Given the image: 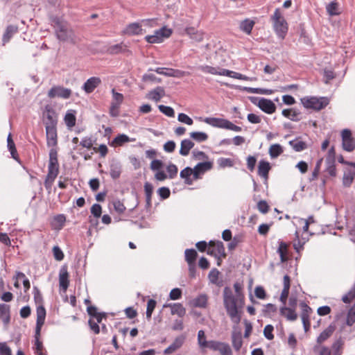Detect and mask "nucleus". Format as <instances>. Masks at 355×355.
<instances>
[{"instance_id": "obj_34", "label": "nucleus", "mask_w": 355, "mask_h": 355, "mask_svg": "<svg viewBox=\"0 0 355 355\" xmlns=\"http://www.w3.org/2000/svg\"><path fill=\"white\" fill-rule=\"evenodd\" d=\"M288 144L290 146L292 147V148L295 152H301L305 149L307 148V144L306 142L302 141H299L298 138H296L293 140H291L288 142Z\"/></svg>"}, {"instance_id": "obj_40", "label": "nucleus", "mask_w": 355, "mask_h": 355, "mask_svg": "<svg viewBox=\"0 0 355 355\" xmlns=\"http://www.w3.org/2000/svg\"><path fill=\"white\" fill-rule=\"evenodd\" d=\"M241 89L243 91L247 92L248 93L260 94H266V95L271 94L273 92V91L272 89H269L253 88V87H243Z\"/></svg>"}, {"instance_id": "obj_39", "label": "nucleus", "mask_w": 355, "mask_h": 355, "mask_svg": "<svg viewBox=\"0 0 355 355\" xmlns=\"http://www.w3.org/2000/svg\"><path fill=\"white\" fill-rule=\"evenodd\" d=\"M154 71L159 74L164 75L168 77L177 76V73L180 72L178 70L166 67H157Z\"/></svg>"}, {"instance_id": "obj_45", "label": "nucleus", "mask_w": 355, "mask_h": 355, "mask_svg": "<svg viewBox=\"0 0 355 355\" xmlns=\"http://www.w3.org/2000/svg\"><path fill=\"white\" fill-rule=\"evenodd\" d=\"M300 306L302 310L301 318H309V315L312 312V309L306 302L303 301L300 303Z\"/></svg>"}, {"instance_id": "obj_59", "label": "nucleus", "mask_w": 355, "mask_h": 355, "mask_svg": "<svg viewBox=\"0 0 355 355\" xmlns=\"http://www.w3.org/2000/svg\"><path fill=\"white\" fill-rule=\"evenodd\" d=\"M91 213L96 218L101 217L102 214V207L99 204H94L91 207Z\"/></svg>"}, {"instance_id": "obj_55", "label": "nucleus", "mask_w": 355, "mask_h": 355, "mask_svg": "<svg viewBox=\"0 0 355 355\" xmlns=\"http://www.w3.org/2000/svg\"><path fill=\"white\" fill-rule=\"evenodd\" d=\"M274 330V327L272 324H267L263 329V335L265 338L269 340H271L274 338V335L272 331Z\"/></svg>"}, {"instance_id": "obj_14", "label": "nucleus", "mask_w": 355, "mask_h": 355, "mask_svg": "<svg viewBox=\"0 0 355 355\" xmlns=\"http://www.w3.org/2000/svg\"><path fill=\"white\" fill-rule=\"evenodd\" d=\"M101 84V78L98 77L93 76L86 80L82 88L87 94H91Z\"/></svg>"}, {"instance_id": "obj_26", "label": "nucleus", "mask_w": 355, "mask_h": 355, "mask_svg": "<svg viewBox=\"0 0 355 355\" xmlns=\"http://www.w3.org/2000/svg\"><path fill=\"white\" fill-rule=\"evenodd\" d=\"M0 319L5 325L10 321V306L6 304H0Z\"/></svg>"}, {"instance_id": "obj_19", "label": "nucleus", "mask_w": 355, "mask_h": 355, "mask_svg": "<svg viewBox=\"0 0 355 355\" xmlns=\"http://www.w3.org/2000/svg\"><path fill=\"white\" fill-rule=\"evenodd\" d=\"M180 176L184 180V183L191 185L194 180V171L189 166L184 168L180 171Z\"/></svg>"}, {"instance_id": "obj_1", "label": "nucleus", "mask_w": 355, "mask_h": 355, "mask_svg": "<svg viewBox=\"0 0 355 355\" xmlns=\"http://www.w3.org/2000/svg\"><path fill=\"white\" fill-rule=\"evenodd\" d=\"M50 23L55 30V34L58 40L62 42H68L73 44L76 43V37L73 31L69 27L67 22L62 17L51 15Z\"/></svg>"}, {"instance_id": "obj_53", "label": "nucleus", "mask_w": 355, "mask_h": 355, "mask_svg": "<svg viewBox=\"0 0 355 355\" xmlns=\"http://www.w3.org/2000/svg\"><path fill=\"white\" fill-rule=\"evenodd\" d=\"M158 108L161 112L167 116L173 117L175 116L174 110L171 107L159 105Z\"/></svg>"}, {"instance_id": "obj_49", "label": "nucleus", "mask_w": 355, "mask_h": 355, "mask_svg": "<svg viewBox=\"0 0 355 355\" xmlns=\"http://www.w3.org/2000/svg\"><path fill=\"white\" fill-rule=\"evenodd\" d=\"M203 121L214 127L222 128V119L220 118L207 117Z\"/></svg>"}, {"instance_id": "obj_27", "label": "nucleus", "mask_w": 355, "mask_h": 355, "mask_svg": "<svg viewBox=\"0 0 355 355\" xmlns=\"http://www.w3.org/2000/svg\"><path fill=\"white\" fill-rule=\"evenodd\" d=\"M355 178V171L347 168L344 171L343 177V185L345 187H349L354 182Z\"/></svg>"}, {"instance_id": "obj_21", "label": "nucleus", "mask_w": 355, "mask_h": 355, "mask_svg": "<svg viewBox=\"0 0 355 355\" xmlns=\"http://www.w3.org/2000/svg\"><path fill=\"white\" fill-rule=\"evenodd\" d=\"M19 27L15 24H10L7 26L6 31L2 37V42L3 44L8 43L15 34L18 33Z\"/></svg>"}, {"instance_id": "obj_57", "label": "nucleus", "mask_w": 355, "mask_h": 355, "mask_svg": "<svg viewBox=\"0 0 355 355\" xmlns=\"http://www.w3.org/2000/svg\"><path fill=\"white\" fill-rule=\"evenodd\" d=\"M230 243L227 245V249L229 251H233L235 250L238 244L241 242V237L239 236H235L233 239L229 241Z\"/></svg>"}, {"instance_id": "obj_50", "label": "nucleus", "mask_w": 355, "mask_h": 355, "mask_svg": "<svg viewBox=\"0 0 355 355\" xmlns=\"http://www.w3.org/2000/svg\"><path fill=\"white\" fill-rule=\"evenodd\" d=\"M156 304H157V302L153 299H150L148 301L146 312V318L148 320H150L151 316H152V313H153V311H154V309H155V308L156 306Z\"/></svg>"}, {"instance_id": "obj_44", "label": "nucleus", "mask_w": 355, "mask_h": 355, "mask_svg": "<svg viewBox=\"0 0 355 355\" xmlns=\"http://www.w3.org/2000/svg\"><path fill=\"white\" fill-rule=\"evenodd\" d=\"M190 137L197 142H203L207 140L208 135L203 132H192L190 133Z\"/></svg>"}, {"instance_id": "obj_10", "label": "nucleus", "mask_w": 355, "mask_h": 355, "mask_svg": "<svg viewBox=\"0 0 355 355\" xmlns=\"http://www.w3.org/2000/svg\"><path fill=\"white\" fill-rule=\"evenodd\" d=\"M46 145L48 147L57 148L58 146V132L57 126L46 127Z\"/></svg>"}, {"instance_id": "obj_13", "label": "nucleus", "mask_w": 355, "mask_h": 355, "mask_svg": "<svg viewBox=\"0 0 355 355\" xmlns=\"http://www.w3.org/2000/svg\"><path fill=\"white\" fill-rule=\"evenodd\" d=\"M186 340V336L184 335H180L175 338L174 341L164 349V354H171L180 349L184 344Z\"/></svg>"}, {"instance_id": "obj_6", "label": "nucleus", "mask_w": 355, "mask_h": 355, "mask_svg": "<svg viewBox=\"0 0 355 355\" xmlns=\"http://www.w3.org/2000/svg\"><path fill=\"white\" fill-rule=\"evenodd\" d=\"M43 122L46 127H55L58 124V114L52 106L47 105L43 112Z\"/></svg>"}, {"instance_id": "obj_42", "label": "nucleus", "mask_w": 355, "mask_h": 355, "mask_svg": "<svg viewBox=\"0 0 355 355\" xmlns=\"http://www.w3.org/2000/svg\"><path fill=\"white\" fill-rule=\"evenodd\" d=\"M185 260L189 263H195L198 254L194 249H187L184 252Z\"/></svg>"}, {"instance_id": "obj_36", "label": "nucleus", "mask_w": 355, "mask_h": 355, "mask_svg": "<svg viewBox=\"0 0 355 355\" xmlns=\"http://www.w3.org/2000/svg\"><path fill=\"white\" fill-rule=\"evenodd\" d=\"M254 21L250 19H245L240 24V29L245 33L250 35L254 27Z\"/></svg>"}, {"instance_id": "obj_51", "label": "nucleus", "mask_w": 355, "mask_h": 355, "mask_svg": "<svg viewBox=\"0 0 355 355\" xmlns=\"http://www.w3.org/2000/svg\"><path fill=\"white\" fill-rule=\"evenodd\" d=\"M166 171L168 174V178L173 179L174 178H175L177 176L178 169V167L176 165L171 163L167 166Z\"/></svg>"}, {"instance_id": "obj_37", "label": "nucleus", "mask_w": 355, "mask_h": 355, "mask_svg": "<svg viewBox=\"0 0 355 355\" xmlns=\"http://www.w3.org/2000/svg\"><path fill=\"white\" fill-rule=\"evenodd\" d=\"M76 112L74 110H69L64 116V122L68 128H72L76 125Z\"/></svg>"}, {"instance_id": "obj_46", "label": "nucleus", "mask_w": 355, "mask_h": 355, "mask_svg": "<svg viewBox=\"0 0 355 355\" xmlns=\"http://www.w3.org/2000/svg\"><path fill=\"white\" fill-rule=\"evenodd\" d=\"M223 129L232 130L236 132H241L242 130V128L240 126H238L234 124L230 121L225 119H223Z\"/></svg>"}, {"instance_id": "obj_11", "label": "nucleus", "mask_w": 355, "mask_h": 355, "mask_svg": "<svg viewBox=\"0 0 355 355\" xmlns=\"http://www.w3.org/2000/svg\"><path fill=\"white\" fill-rule=\"evenodd\" d=\"M207 254L214 256L218 259V265L220 264V258L222 257V242L214 241L209 242V247L207 248Z\"/></svg>"}, {"instance_id": "obj_2", "label": "nucleus", "mask_w": 355, "mask_h": 355, "mask_svg": "<svg viewBox=\"0 0 355 355\" xmlns=\"http://www.w3.org/2000/svg\"><path fill=\"white\" fill-rule=\"evenodd\" d=\"M230 287H225L223 289V303L232 322L235 324H239L241 319L242 311L239 307V304Z\"/></svg>"}, {"instance_id": "obj_58", "label": "nucleus", "mask_w": 355, "mask_h": 355, "mask_svg": "<svg viewBox=\"0 0 355 355\" xmlns=\"http://www.w3.org/2000/svg\"><path fill=\"white\" fill-rule=\"evenodd\" d=\"M327 168L326 171L330 176L335 177L336 175V168L335 162H325Z\"/></svg>"}, {"instance_id": "obj_64", "label": "nucleus", "mask_w": 355, "mask_h": 355, "mask_svg": "<svg viewBox=\"0 0 355 355\" xmlns=\"http://www.w3.org/2000/svg\"><path fill=\"white\" fill-rule=\"evenodd\" d=\"M0 355H12L11 349L6 343H0Z\"/></svg>"}, {"instance_id": "obj_61", "label": "nucleus", "mask_w": 355, "mask_h": 355, "mask_svg": "<svg viewBox=\"0 0 355 355\" xmlns=\"http://www.w3.org/2000/svg\"><path fill=\"white\" fill-rule=\"evenodd\" d=\"M113 101L112 103L121 105L123 101V95L121 93L116 92L114 89L112 90Z\"/></svg>"}, {"instance_id": "obj_29", "label": "nucleus", "mask_w": 355, "mask_h": 355, "mask_svg": "<svg viewBox=\"0 0 355 355\" xmlns=\"http://www.w3.org/2000/svg\"><path fill=\"white\" fill-rule=\"evenodd\" d=\"M144 191L146 196V208H150L152 206L151 198L153 193V186L150 182H146L144 184Z\"/></svg>"}, {"instance_id": "obj_48", "label": "nucleus", "mask_w": 355, "mask_h": 355, "mask_svg": "<svg viewBox=\"0 0 355 355\" xmlns=\"http://www.w3.org/2000/svg\"><path fill=\"white\" fill-rule=\"evenodd\" d=\"M277 308L276 305L268 303L264 306L263 309V315L265 317H270L272 313L277 312Z\"/></svg>"}, {"instance_id": "obj_35", "label": "nucleus", "mask_w": 355, "mask_h": 355, "mask_svg": "<svg viewBox=\"0 0 355 355\" xmlns=\"http://www.w3.org/2000/svg\"><path fill=\"white\" fill-rule=\"evenodd\" d=\"M339 3L336 0L332 1L331 3L326 6L327 12L330 16H336L340 15Z\"/></svg>"}, {"instance_id": "obj_12", "label": "nucleus", "mask_w": 355, "mask_h": 355, "mask_svg": "<svg viewBox=\"0 0 355 355\" xmlns=\"http://www.w3.org/2000/svg\"><path fill=\"white\" fill-rule=\"evenodd\" d=\"M106 53L110 55H116L119 53H123L126 55H132V51L123 42L108 46L106 49Z\"/></svg>"}, {"instance_id": "obj_3", "label": "nucleus", "mask_w": 355, "mask_h": 355, "mask_svg": "<svg viewBox=\"0 0 355 355\" xmlns=\"http://www.w3.org/2000/svg\"><path fill=\"white\" fill-rule=\"evenodd\" d=\"M272 21L274 30L281 39H284L288 30V24L286 19L282 16L280 9L276 8L274 14L270 17Z\"/></svg>"}, {"instance_id": "obj_18", "label": "nucleus", "mask_w": 355, "mask_h": 355, "mask_svg": "<svg viewBox=\"0 0 355 355\" xmlns=\"http://www.w3.org/2000/svg\"><path fill=\"white\" fill-rule=\"evenodd\" d=\"M123 33L128 35H141L142 33L141 25L138 22L129 24L123 31Z\"/></svg>"}, {"instance_id": "obj_41", "label": "nucleus", "mask_w": 355, "mask_h": 355, "mask_svg": "<svg viewBox=\"0 0 355 355\" xmlns=\"http://www.w3.org/2000/svg\"><path fill=\"white\" fill-rule=\"evenodd\" d=\"M283 148L279 144H275L270 146L269 148V155L272 158H276L283 153Z\"/></svg>"}, {"instance_id": "obj_52", "label": "nucleus", "mask_w": 355, "mask_h": 355, "mask_svg": "<svg viewBox=\"0 0 355 355\" xmlns=\"http://www.w3.org/2000/svg\"><path fill=\"white\" fill-rule=\"evenodd\" d=\"M218 275H219V271L216 268H214L209 272L208 277H209V281L212 284L219 286L220 282L218 280Z\"/></svg>"}, {"instance_id": "obj_47", "label": "nucleus", "mask_w": 355, "mask_h": 355, "mask_svg": "<svg viewBox=\"0 0 355 355\" xmlns=\"http://www.w3.org/2000/svg\"><path fill=\"white\" fill-rule=\"evenodd\" d=\"M207 297L205 295H200L193 300V305L196 307L203 308L206 306Z\"/></svg>"}, {"instance_id": "obj_16", "label": "nucleus", "mask_w": 355, "mask_h": 355, "mask_svg": "<svg viewBox=\"0 0 355 355\" xmlns=\"http://www.w3.org/2000/svg\"><path fill=\"white\" fill-rule=\"evenodd\" d=\"M59 173V167H48V173L44 181V186L50 189L55 179Z\"/></svg>"}, {"instance_id": "obj_25", "label": "nucleus", "mask_w": 355, "mask_h": 355, "mask_svg": "<svg viewBox=\"0 0 355 355\" xmlns=\"http://www.w3.org/2000/svg\"><path fill=\"white\" fill-rule=\"evenodd\" d=\"M344 344L345 342L340 336L337 338L331 345L330 349L331 351V355H342L343 352Z\"/></svg>"}, {"instance_id": "obj_17", "label": "nucleus", "mask_w": 355, "mask_h": 355, "mask_svg": "<svg viewBox=\"0 0 355 355\" xmlns=\"http://www.w3.org/2000/svg\"><path fill=\"white\" fill-rule=\"evenodd\" d=\"M166 95L165 90L164 87L158 86L154 89L150 91L147 95L146 98L154 101L155 102H158L161 100L162 97H164Z\"/></svg>"}, {"instance_id": "obj_60", "label": "nucleus", "mask_w": 355, "mask_h": 355, "mask_svg": "<svg viewBox=\"0 0 355 355\" xmlns=\"http://www.w3.org/2000/svg\"><path fill=\"white\" fill-rule=\"evenodd\" d=\"M254 295L260 300H264L266 297V291L261 286H257L255 287Z\"/></svg>"}, {"instance_id": "obj_54", "label": "nucleus", "mask_w": 355, "mask_h": 355, "mask_svg": "<svg viewBox=\"0 0 355 355\" xmlns=\"http://www.w3.org/2000/svg\"><path fill=\"white\" fill-rule=\"evenodd\" d=\"M112 205L116 212H117L119 214L124 213V211H125V205L119 200H113Z\"/></svg>"}, {"instance_id": "obj_32", "label": "nucleus", "mask_w": 355, "mask_h": 355, "mask_svg": "<svg viewBox=\"0 0 355 355\" xmlns=\"http://www.w3.org/2000/svg\"><path fill=\"white\" fill-rule=\"evenodd\" d=\"M7 147L10 153L11 157L14 159L18 160V153L15 147V142L12 138L11 133H9L7 137Z\"/></svg>"}, {"instance_id": "obj_7", "label": "nucleus", "mask_w": 355, "mask_h": 355, "mask_svg": "<svg viewBox=\"0 0 355 355\" xmlns=\"http://www.w3.org/2000/svg\"><path fill=\"white\" fill-rule=\"evenodd\" d=\"M342 147L347 152H352L355 149V139L352 137L349 129H344L341 132Z\"/></svg>"}, {"instance_id": "obj_43", "label": "nucleus", "mask_w": 355, "mask_h": 355, "mask_svg": "<svg viewBox=\"0 0 355 355\" xmlns=\"http://www.w3.org/2000/svg\"><path fill=\"white\" fill-rule=\"evenodd\" d=\"M37 320L36 323L44 324L46 318V309L44 306L39 305L36 309Z\"/></svg>"}, {"instance_id": "obj_4", "label": "nucleus", "mask_w": 355, "mask_h": 355, "mask_svg": "<svg viewBox=\"0 0 355 355\" xmlns=\"http://www.w3.org/2000/svg\"><path fill=\"white\" fill-rule=\"evenodd\" d=\"M303 106L306 109H312L313 110L320 111L324 109L329 103L328 98L315 96H305L301 98Z\"/></svg>"}, {"instance_id": "obj_33", "label": "nucleus", "mask_w": 355, "mask_h": 355, "mask_svg": "<svg viewBox=\"0 0 355 355\" xmlns=\"http://www.w3.org/2000/svg\"><path fill=\"white\" fill-rule=\"evenodd\" d=\"M135 140V139H131L125 134H119L112 140V145L121 146L125 143L134 141Z\"/></svg>"}, {"instance_id": "obj_31", "label": "nucleus", "mask_w": 355, "mask_h": 355, "mask_svg": "<svg viewBox=\"0 0 355 355\" xmlns=\"http://www.w3.org/2000/svg\"><path fill=\"white\" fill-rule=\"evenodd\" d=\"M270 168V163L261 159L258 165V174L263 178H267Z\"/></svg>"}, {"instance_id": "obj_24", "label": "nucleus", "mask_w": 355, "mask_h": 355, "mask_svg": "<svg viewBox=\"0 0 355 355\" xmlns=\"http://www.w3.org/2000/svg\"><path fill=\"white\" fill-rule=\"evenodd\" d=\"M336 329V327L333 324H330L326 328L324 331H322L320 335L317 338V343L318 344H321L327 340L329 337L332 336L334 331Z\"/></svg>"}, {"instance_id": "obj_62", "label": "nucleus", "mask_w": 355, "mask_h": 355, "mask_svg": "<svg viewBox=\"0 0 355 355\" xmlns=\"http://www.w3.org/2000/svg\"><path fill=\"white\" fill-rule=\"evenodd\" d=\"M198 342L199 345L203 348H205L206 345L207 344V341L206 340L205 334L203 330H200L198 333Z\"/></svg>"}, {"instance_id": "obj_63", "label": "nucleus", "mask_w": 355, "mask_h": 355, "mask_svg": "<svg viewBox=\"0 0 355 355\" xmlns=\"http://www.w3.org/2000/svg\"><path fill=\"white\" fill-rule=\"evenodd\" d=\"M257 209L262 214H266L269 211V205L266 200H261L257 203Z\"/></svg>"}, {"instance_id": "obj_30", "label": "nucleus", "mask_w": 355, "mask_h": 355, "mask_svg": "<svg viewBox=\"0 0 355 355\" xmlns=\"http://www.w3.org/2000/svg\"><path fill=\"white\" fill-rule=\"evenodd\" d=\"M194 146V143L189 139L181 141L180 154L182 156H187L191 149Z\"/></svg>"}, {"instance_id": "obj_8", "label": "nucleus", "mask_w": 355, "mask_h": 355, "mask_svg": "<svg viewBox=\"0 0 355 355\" xmlns=\"http://www.w3.org/2000/svg\"><path fill=\"white\" fill-rule=\"evenodd\" d=\"M172 33L171 29L163 27L158 31H156L154 35H147L145 39L148 43H159L163 41L164 37H168Z\"/></svg>"}, {"instance_id": "obj_20", "label": "nucleus", "mask_w": 355, "mask_h": 355, "mask_svg": "<svg viewBox=\"0 0 355 355\" xmlns=\"http://www.w3.org/2000/svg\"><path fill=\"white\" fill-rule=\"evenodd\" d=\"M234 288L235 290V295L236 296V299L239 304V307H240V309L241 310L245 304V296L242 293L243 285L240 282H236L234 284Z\"/></svg>"}, {"instance_id": "obj_28", "label": "nucleus", "mask_w": 355, "mask_h": 355, "mask_svg": "<svg viewBox=\"0 0 355 355\" xmlns=\"http://www.w3.org/2000/svg\"><path fill=\"white\" fill-rule=\"evenodd\" d=\"M171 307L172 315H178L179 317H183L186 313L185 308L180 303L169 304L164 305V307Z\"/></svg>"}, {"instance_id": "obj_56", "label": "nucleus", "mask_w": 355, "mask_h": 355, "mask_svg": "<svg viewBox=\"0 0 355 355\" xmlns=\"http://www.w3.org/2000/svg\"><path fill=\"white\" fill-rule=\"evenodd\" d=\"M157 193L162 200H165L169 198L171 191L168 187H162L158 189Z\"/></svg>"}, {"instance_id": "obj_15", "label": "nucleus", "mask_w": 355, "mask_h": 355, "mask_svg": "<svg viewBox=\"0 0 355 355\" xmlns=\"http://www.w3.org/2000/svg\"><path fill=\"white\" fill-rule=\"evenodd\" d=\"M213 163L211 162H203L198 163L194 168V180H198L200 175L204 174L206 171L211 169Z\"/></svg>"}, {"instance_id": "obj_23", "label": "nucleus", "mask_w": 355, "mask_h": 355, "mask_svg": "<svg viewBox=\"0 0 355 355\" xmlns=\"http://www.w3.org/2000/svg\"><path fill=\"white\" fill-rule=\"evenodd\" d=\"M280 315L285 317L289 321H295L297 318V314L295 309L283 306L279 309Z\"/></svg>"}, {"instance_id": "obj_5", "label": "nucleus", "mask_w": 355, "mask_h": 355, "mask_svg": "<svg viewBox=\"0 0 355 355\" xmlns=\"http://www.w3.org/2000/svg\"><path fill=\"white\" fill-rule=\"evenodd\" d=\"M248 98L252 104L258 106L266 114H271L276 111V105L270 99L257 96H249Z\"/></svg>"}, {"instance_id": "obj_9", "label": "nucleus", "mask_w": 355, "mask_h": 355, "mask_svg": "<svg viewBox=\"0 0 355 355\" xmlns=\"http://www.w3.org/2000/svg\"><path fill=\"white\" fill-rule=\"evenodd\" d=\"M71 95V90L62 86H53L48 92V97L54 98L55 97L68 99Z\"/></svg>"}, {"instance_id": "obj_22", "label": "nucleus", "mask_w": 355, "mask_h": 355, "mask_svg": "<svg viewBox=\"0 0 355 355\" xmlns=\"http://www.w3.org/2000/svg\"><path fill=\"white\" fill-rule=\"evenodd\" d=\"M59 284L60 287L63 290L66 291L69 285V273L66 267H62L59 273Z\"/></svg>"}, {"instance_id": "obj_38", "label": "nucleus", "mask_w": 355, "mask_h": 355, "mask_svg": "<svg viewBox=\"0 0 355 355\" xmlns=\"http://www.w3.org/2000/svg\"><path fill=\"white\" fill-rule=\"evenodd\" d=\"M121 173V166L119 163L115 162L110 164V175L113 180L118 179Z\"/></svg>"}]
</instances>
